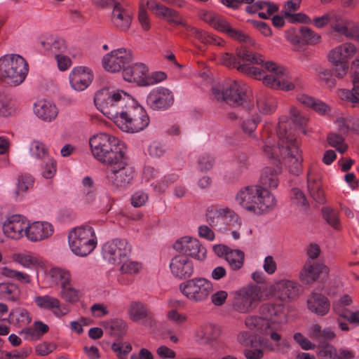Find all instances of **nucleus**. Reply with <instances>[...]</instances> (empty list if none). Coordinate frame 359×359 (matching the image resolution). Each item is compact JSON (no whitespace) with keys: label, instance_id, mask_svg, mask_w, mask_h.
Here are the masks:
<instances>
[{"label":"nucleus","instance_id":"1","mask_svg":"<svg viewBox=\"0 0 359 359\" xmlns=\"http://www.w3.org/2000/svg\"><path fill=\"white\" fill-rule=\"evenodd\" d=\"M236 199L244 209L257 215L264 213L276 203L274 197L268 189L258 185L241 189Z\"/></svg>","mask_w":359,"mask_h":359},{"label":"nucleus","instance_id":"2","mask_svg":"<svg viewBox=\"0 0 359 359\" xmlns=\"http://www.w3.org/2000/svg\"><path fill=\"white\" fill-rule=\"evenodd\" d=\"M89 144L93 156L108 166L126 156L118 145V140L107 133L93 136Z\"/></svg>","mask_w":359,"mask_h":359},{"label":"nucleus","instance_id":"3","mask_svg":"<svg viewBox=\"0 0 359 359\" xmlns=\"http://www.w3.org/2000/svg\"><path fill=\"white\" fill-rule=\"evenodd\" d=\"M126 106L120 112L114 123L123 131L138 133L149 126V118L146 111L133 97L127 98Z\"/></svg>","mask_w":359,"mask_h":359},{"label":"nucleus","instance_id":"4","mask_svg":"<svg viewBox=\"0 0 359 359\" xmlns=\"http://www.w3.org/2000/svg\"><path fill=\"white\" fill-rule=\"evenodd\" d=\"M132 97L123 90H110L103 88L99 90L94 97L97 108L114 122L120 115V112L126 106L127 98Z\"/></svg>","mask_w":359,"mask_h":359},{"label":"nucleus","instance_id":"5","mask_svg":"<svg viewBox=\"0 0 359 359\" xmlns=\"http://www.w3.org/2000/svg\"><path fill=\"white\" fill-rule=\"evenodd\" d=\"M28 72L25 60L20 55L4 56L0 59V79L14 85L21 83Z\"/></svg>","mask_w":359,"mask_h":359},{"label":"nucleus","instance_id":"6","mask_svg":"<svg viewBox=\"0 0 359 359\" xmlns=\"http://www.w3.org/2000/svg\"><path fill=\"white\" fill-rule=\"evenodd\" d=\"M69 241L73 252L81 257L90 254L97 244L95 232L90 226L74 229L69 234Z\"/></svg>","mask_w":359,"mask_h":359},{"label":"nucleus","instance_id":"7","mask_svg":"<svg viewBox=\"0 0 359 359\" xmlns=\"http://www.w3.org/2000/svg\"><path fill=\"white\" fill-rule=\"evenodd\" d=\"M180 290L189 300L200 302L208 299L212 291V285L205 278H195L182 283Z\"/></svg>","mask_w":359,"mask_h":359},{"label":"nucleus","instance_id":"8","mask_svg":"<svg viewBox=\"0 0 359 359\" xmlns=\"http://www.w3.org/2000/svg\"><path fill=\"white\" fill-rule=\"evenodd\" d=\"M48 155V149L41 142L20 143L14 154L15 161L22 165H30Z\"/></svg>","mask_w":359,"mask_h":359},{"label":"nucleus","instance_id":"9","mask_svg":"<svg viewBox=\"0 0 359 359\" xmlns=\"http://www.w3.org/2000/svg\"><path fill=\"white\" fill-rule=\"evenodd\" d=\"M134 170L128 165L127 157L108 166L106 170L107 177L116 187H123L130 184L134 177Z\"/></svg>","mask_w":359,"mask_h":359},{"label":"nucleus","instance_id":"10","mask_svg":"<svg viewBox=\"0 0 359 359\" xmlns=\"http://www.w3.org/2000/svg\"><path fill=\"white\" fill-rule=\"evenodd\" d=\"M212 93L217 100L234 107L242 106L246 102L247 95L236 81L227 84L222 90L213 88Z\"/></svg>","mask_w":359,"mask_h":359},{"label":"nucleus","instance_id":"11","mask_svg":"<svg viewBox=\"0 0 359 359\" xmlns=\"http://www.w3.org/2000/svg\"><path fill=\"white\" fill-rule=\"evenodd\" d=\"M132 61V54L126 48H118L105 55L102 59V66L108 72H118L124 70L126 65Z\"/></svg>","mask_w":359,"mask_h":359},{"label":"nucleus","instance_id":"12","mask_svg":"<svg viewBox=\"0 0 359 359\" xmlns=\"http://www.w3.org/2000/svg\"><path fill=\"white\" fill-rule=\"evenodd\" d=\"M287 143L286 147H282L280 153L283 156L285 164L289 172L294 175H298L302 170L303 161L302 155L295 140L291 139Z\"/></svg>","mask_w":359,"mask_h":359},{"label":"nucleus","instance_id":"13","mask_svg":"<svg viewBox=\"0 0 359 359\" xmlns=\"http://www.w3.org/2000/svg\"><path fill=\"white\" fill-rule=\"evenodd\" d=\"M173 248L187 257L190 256L198 260H203L205 258L206 250L196 238L184 236L177 240Z\"/></svg>","mask_w":359,"mask_h":359},{"label":"nucleus","instance_id":"14","mask_svg":"<svg viewBox=\"0 0 359 359\" xmlns=\"http://www.w3.org/2000/svg\"><path fill=\"white\" fill-rule=\"evenodd\" d=\"M270 292L281 301L293 300L299 297L302 292V287L296 282L281 280L271 287Z\"/></svg>","mask_w":359,"mask_h":359},{"label":"nucleus","instance_id":"15","mask_svg":"<svg viewBox=\"0 0 359 359\" xmlns=\"http://www.w3.org/2000/svg\"><path fill=\"white\" fill-rule=\"evenodd\" d=\"M329 273L327 266L319 263L312 264L310 261H307L299 273V278L302 283L309 285L318 280H326Z\"/></svg>","mask_w":359,"mask_h":359},{"label":"nucleus","instance_id":"16","mask_svg":"<svg viewBox=\"0 0 359 359\" xmlns=\"http://www.w3.org/2000/svg\"><path fill=\"white\" fill-rule=\"evenodd\" d=\"M149 69L143 63H137L133 66L124 68L123 78L128 82H135L138 84L149 86L151 82L148 81L147 74Z\"/></svg>","mask_w":359,"mask_h":359},{"label":"nucleus","instance_id":"17","mask_svg":"<svg viewBox=\"0 0 359 359\" xmlns=\"http://www.w3.org/2000/svg\"><path fill=\"white\" fill-rule=\"evenodd\" d=\"M133 18L120 3H114L111 13V21L114 27L118 31L126 32L132 23Z\"/></svg>","mask_w":359,"mask_h":359},{"label":"nucleus","instance_id":"18","mask_svg":"<svg viewBox=\"0 0 359 359\" xmlns=\"http://www.w3.org/2000/svg\"><path fill=\"white\" fill-rule=\"evenodd\" d=\"M27 224L20 215H13L8 218L3 226L4 233L13 239H19L25 233Z\"/></svg>","mask_w":359,"mask_h":359},{"label":"nucleus","instance_id":"19","mask_svg":"<svg viewBox=\"0 0 359 359\" xmlns=\"http://www.w3.org/2000/svg\"><path fill=\"white\" fill-rule=\"evenodd\" d=\"M172 273L181 278L190 277L194 272L192 262L184 255L174 257L170 264Z\"/></svg>","mask_w":359,"mask_h":359},{"label":"nucleus","instance_id":"20","mask_svg":"<svg viewBox=\"0 0 359 359\" xmlns=\"http://www.w3.org/2000/svg\"><path fill=\"white\" fill-rule=\"evenodd\" d=\"M53 232V226L48 222H35L27 225L25 235L32 241H41L47 238Z\"/></svg>","mask_w":359,"mask_h":359},{"label":"nucleus","instance_id":"21","mask_svg":"<svg viewBox=\"0 0 359 359\" xmlns=\"http://www.w3.org/2000/svg\"><path fill=\"white\" fill-rule=\"evenodd\" d=\"M173 101V95L165 88H161L156 94H151L147 98V102L154 110L167 109L172 104Z\"/></svg>","mask_w":359,"mask_h":359},{"label":"nucleus","instance_id":"22","mask_svg":"<svg viewBox=\"0 0 359 359\" xmlns=\"http://www.w3.org/2000/svg\"><path fill=\"white\" fill-rule=\"evenodd\" d=\"M92 80L93 75L90 71L86 67H76L69 75L70 83L76 90H83L86 88Z\"/></svg>","mask_w":359,"mask_h":359},{"label":"nucleus","instance_id":"23","mask_svg":"<svg viewBox=\"0 0 359 359\" xmlns=\"http://www.w3.org/2000/svg\"><path fill=\"white\" fill-rule=\"evenodd\" d=\"M286 69H279L278 72L270 75H263L262 79L264 84L275 89L290 90L294 88L292 83H287Z\"/></svg>","mask_w":359,"mask_h":359},{"label":"nucleus","instance_id":"24","mask_svg":"<svg viewBox=\"0 0 359 359\" xmlns=\"http://www.w3.org/2000/svg\"><path fill=\"white\" fill-rule=\"evenodd\" d=\"M275 167L267 166L260 177L261 187L276 188L278 184V175L282 170V165L280 160H274Z\"/></svg>","mask_w":359,"mask_h":359},{"label":"nucleus","instance_id":"25","mask_svg":"<svg viewBox=\"0 0 359 359\" xmlns=\"http://www.w3.org/2000/svg\"><path fill=\"white\" fill-rule=\"evenodd\" d=\"M353 65L356 70L353 79V88L350 90H341L339 91V97L344 101L353 104V106L359 104V60L353 62Z\"/></svg>","mask_w":359,"mask_h":359},{"label":"nucleus","instance_id":"26","mask_svg":"<svg viewBox=\"0 0 359 359\" xmlns=\"http://www.w3.org/2000/svg\"><path fill=\"white\" fill-rule=\"evenodd\" d=\"M356 52L355 46L351 43H343L330 51L328 60L330 62H348Z\"/></svg>","mask_w":359,"mask_h":359},{"label":"nucleus","instance_id":"27","mask_svg":"<svg viewBox=\"0 0 359 359\" xmlns=\"http://www.w3.org/2000/svg\"><path fill=\"white\" fill-rule=\"evenodd\" d=\"M309 309L320 316L325 315L330 310V304L324 295L313 292L307 300Z\"/></svg>","mask_w":359,"mask_h":359},{"label":"nucleus","instance_id":"28","mask_svg":"<svg viewBox=\"0 0 359 359\" xmlns=\"http://www.w3.org/2000/svg\"><path fill=\"white\" fill-rule=\"evenodd\" d=\"M284 304L283 303H265L260 306L259 313L264 319H269L274 322L278 321L284 313Z\"/></svg>","mask_w":359,"mask_h":359},{"label":"nucleus","instance_id":"29","mask_svg":"<svg viewBox=\"0 0 359 359\" xmlns=\"http://www.w3.org/2000/svg\"><path fill=\"white\" fill-rule=\"evenodd\" d=\"M128 315L130 318L134 322L152 319V314L149 309L139 301H134L130 304Z\"/></svg>","mask_w":359,"mask_h":359},{"label":"nucleus","instance_id":"30","mask_svg":"<svg viewBox=\"0 0 359 359\" xmlns=\"http://www.w3.org/2000/svg\"><path fill=\"white\" fill-rule=\"evenodd\" d=\"M330 26L336 32L347 37L355 34V25L344 20L341 16L331 15Z\"/></svg>","mask_w":359,"mask_h":359},{"label":"nucleus","instance_id":"31","mask_svg":"<svg viewBox=\"0 0 359 359\" xmlns=\"http://www.w3.org/2000/svg\"><path fill=\"white\" fill-rule=\"evenodd\" d=\"M240 297L248 303L250 302L255 308L262 297V290L257 285H248L239 291Z\"/></svg>","mask_w":359,"mask_h":359},{"label":"nucleus","instance_id":"32","mask_svg":"<svg viewBox=\"0 0 359 359\" xmlns=\"http://www.w3.org/2000/svg\"><path fill=\"white\" fill-rule=\"evenodd\" d=\"M307 175V187L311 196L316 203L319 204L325 203L326 198L322 189L321 182L316 179H311L309 172Z\"/></svg>","mask_w":359,"mask_h":359},{"label":"nucleus","instance_id":"33","mask_svg":"<svg viewBox=\"0 0 359 359\" xmlns=\"http://www.w3.org/2000/svg\"><path fill=\"white\" fill-rule=\"evenodd\" d=\"M35 302L36 305L41 309L49 310H53L54 309H58V311H55V314L57 316H63L65 314V313H62L59 309L60 302L59 299L55 297H50L49 295L37 296L35 298Z\"/></svg>","mask_w":359,"mask_h":359},{"label":"nucleus","instance_id":"34","mask_svg":"<svg viewBox=\"0 0 359 359\" xmlns=\"http://www.w3.org/2000/svg\"><path fill=\"white\" fill-rule=\"evenodd\" d=\"M336 337L334 332L330 328L321 330L320 325L316 324L312 327L311 337L318 342V345L329 344L327 341H331Z\"/></svg>","mask_w":359,"mask_h":359},{"label":"nucleus","instance_id":"35","mask_svg":"<svg viewBox=\"0 0 359 359\" xmlns=\"http://www.w3.org/2000/svg\"><path fill=\"white\" fill-rule=\"evenodd\" d=\"M109 252L113 255V259H116L125 257L130 252V248L125 239H114L109 245Z\"/></svg>","mask_w":359,"mask_h":359},{"label":"nucleus","instance_id":"36","mask_svg":"<svg viewBox=\"0 0 359 359\" xmlns=\"http://www.w3.org/2000/svg\"><path fill=\"white\" fill-rule=\"evenodd\" d=\"M235 54L240 62H250L252 64H262L264 62L262 55L252 53L245 46L236 48Z\"/></svg>","mask_w":359,"mask_h":359},{"label":"nucleus","instance_id":"37","mask_svg":"<svg viewBox=\"0 0 359 359\" xmlns=\"http://www.w3.org/2000/svg\"><path fill=\"white\" fill-rule=\"evenodd\" d=\"M297 100L305 107H311L313 110L320 114H325L327 109V106L320 100H316L312 97L305 94L299 95Z\"/></svg>","mask_w":359,"mask_h":359},{"label":"nucleus","instance_id":"38","mask_svg":"<svg viewBox=\"0 0 359 359\" xmlns=\"http://www.w3.org/2000/svg\"><path fill=\"white\" fill-rule=\"evenodd\" d=\"M36 115L46 121H50L55 118L57 114V109L55 105L48 102L36 106Z\"/></svg>","mask_w":359,"mask_h":359},{"label":"nucleus","instance_id":"39","mask_svg":"<svg viewBox=\"0 0 359 359\" xmlns=\"http://www.w3.org/2000/svg\"><path fill=\"white\" fill-rule=\"evenodd\" d=\"M245 254L240 250H231L226 254V260L233 270H238L242 268L244 263Z\"/></svg>","mask_w":359,"mask_h":359},{"label":"nucleus","instance_id":"40","mask_svg":"<svg viewBox=\"0 0 359 359\" xmlns=\"http://www.w3.org/2000/svg\"><path fill=\"white\" fill-rule=\"evenodd\" d=\"M245 325L250 330L255 331H263L269 326V321L262 316H249L245 320Z\"/></svg>","mask_w":359,"mask_h":359},{"label":"nucleus","instance_id":"41","mask_svg":"<svg viewBox=\"0 0 359 359\" xmlns=\"http://www.w3.org/2000/svg\"><path fill=\"white\" fill-rule=\"evenodd\" d=\"M317 356L319 359H341L336 348L332 344H322L317 346Z\"/></svg>","mask_w":359,"mask_h":359},{"label":"nucleus","instance_id":"42","mask_svg":"<svg viewBox=\"0 0 359 359\" xmlns=\"http://www.w3.org/2000/svg\"><path fill=\"white\" fill-rule=\"evenodd\" d=\"M49 275L56 283H60L61 287L69 283L71 276L69 271L60 268H52L49 271Z\"/></svg>","mask_w":359,"mask_h":359},{"label":"nucleus","instance_id":"43","mask_svg":"<svg viewBox=\"0 0 359 359\" xmlns=\"http://www.w3.org/2000/svg\"><path fill=\"white\" fill-rule=\"evenodd\" d=\"M300 33L307 45H315L320 41V36L308 27L302 26Z\"/></svg>","mask_w":359,"mask_h":359},{"label":"nucleus","instance_id":"44","mask_svg":"<svg viewBox=\"0 0 359 359\" xmlns=\"http://www.w3.org/2000/svg\"><path fill=\"white\" fill-rule=\"evenodd\" d=\"M322 212L326 222L334 229H339V220L337 212L329 207L323 208Z\"/></svg>","mask_w":359,"mask_h":359},{"label":"nucleus","instance_id":"45","mask_svg":"<svg viewBox=\"0 0 359 359\" xmlns=\"http://www.w3.org/2000/svg\"><path fill=\"white\" fill-rule=\"evenodd\" d=\"M126 332L127 325L124 320L118 318L113 320V325L111 327V331H109V335L122 337L126 334Z\"/></svg>","mask_w":359,"mask_h":359},{"label":"nucleus","instance_id":"46","mask_svg":"<svg viewBox=\"0 0 359 359\" xmlns=\"http://www.w3.org/2000/svg\"><path fill=\"white\" fill-rule=\"evenodd\" d=\"M62 297L64 298L66 301L71 303H74L79 301V291L72 287L70 283L65 285V287L62 286Z\"/></svg>","mask_w":359,"mask_h":359},{"label":"nucleus","instance_id":"47","mask_svg":"<svg viewBox=\"0 0 359 359\" xmlns=\"http://www.w3.org/2000/svg\"><path fill=\"white\" fill-rule=\"evenodd\" d=\"M18 292V287L15 284L10 283H0V298L6 295L11 297L13 300L15 299L14 296Z\"/></svg>","mask_w":359,"mask_h":359},{"label":"nucleus","instance_id":"48","mask_svg":"<svg viewBox=\"0 0 359 359\" xmlns=\"http://www.w3.org/2000/svg\"><path fill=\"white\" fill-rule=\"evenodd\" d=\"M331 63L333 65L332 71L335 77L341 79L347 74L349 67L348 62L341 61Z\"/></svg>","mask_w":359,"mask_h":359},{"label":"nucleus","instance_id":"49","mask_svg":"<svg viewBox=\"0 0 359 359\" xmlns=\"http://www.w3.org/2000/svg\"><path fill=\"white\" fill-rule=\"evenodd\" d=\"M34 180L30 175H22L18 177V189L20 193H25L29 189L32 188L34 184Z\"/></svg>","mask_w":359,"mask_h":359},{"label":"nucleus","instance_id":"50","mask_svg":"<svg viewBox=\"0 0 359 359\" xmlns=\"http://www.w3.org/2000/svg\"><path fill=\"white\" fill-rule=\"evenodd\" d=\"M257 107L263 114H270L275 110V102L264 97H260L257 100Z\"/></svg>","mask_w":359,"mask_h":359},{"label":"nucleus","instance_id":"51","mask_svg":"<svg viewBox=\"0 0 359 359\" xmlns=\"http://www.w3.org/2000/svg\"><path fill=\"white\" fill-rule=\"evenodd\" d=\"M227 34L231 38H233L240 42H247L251 44H254V41L247 34L238 29L231 28L227 30Z\"/></svg>","mask_w":359,"mask_h":359},{"label":"nucleus","instance_id":"52","mask_svg":"<svg viewBox=\"0 0 359 359\" xmlns=\"http://www.w3.org/2000/svg\"><path fill=\"white\" fill-rule=\"evenodd\" d=\"M2 275L8 278H15L18 280H24L26 283L30 282L29 276L27 274L10 269L7 267L2 269Z\"/></svg>","mask_w":359,"mask_h":359},{"label":"nucleus","instance_id":"53","mask_svg":"<svg viewBox=\"0 0 359 359\" xmlns=\"http://www.w3.org/2000/svg\"><path fill=\"white\" fill-rule=\"evenodd\" d=\"M162 18L169 23H173L175 25L183 24L182 18L180 15L179 13L172 8H167V11H165Z\"/></svg>","mask_w":359,"mask_h":359},{"label":"nucleus","instance_id":"54","mask_svg":"<svg viewBox=\"0 0 359 359\" xmlns=\"http://www.w3.org/2000/svg\"><path fill=\"white\" fill-rule=\"evenodd\" d=\"M284 17L286 19H287L288 21L291 23L300 22V23L308 24L311 22L309 17L302 13H285Z\"/></svg>","mask_w":359,"mask_h":359},{"label":"nucleus","instance_id":"55","mask_svg":"<svg viewBox=\"0 0 359 359\" xmlns=\"http://www.w3.org/2000/svg\"><path fill=\"white\" fill-rule=\"evenodd\" d=\"M221 62L228 68H237L240 61L238 60L236 55L231 53H225L221 56Z\"/></svg>","mask_w":359,"mask_h":359},{"label":"nucleus","instance_id":"56","mask_svg":"<svg viewBox=\"0 0 359 359\" xmlns=\"http://www.w3.org/2000/svg\"><path fill=\"white\" fill-rule=\"evenodd\" d=\"M293 194V202L297 205L304 207L305 209L309 208V203L304 194L297 188L292 189Z\"/></svg>","mask_w":359,"mask_h":359},{"label":"nucleus","instance_id":"57","mask_svg":"<svg viewBox=\"0 0 359 359\" xmlns=\"http://www.w3.org/2000/svg\"><path fill=\"white\" fill-rule=\"evenodd\" d=\"M207 137L203 133H194L189 136L187 144L191 147H196L203 144L206 141Z\"/></svg>","mask_w":359,"mask_h":359},{"label":"nucleus","instance_id":"58","mask_svg":"<svg viewBox=\"0 0 359 359\" xmlns=\"http://www.w3.org/2000/svg\"><path fill=\"white\" fill-rule=\"evenodd\" d=\"M320 79L325 81V83L330 88H334L336 85V81L334 78H332L333 73L332 71L328 69H322L319 72Z\"/></svg>","mask_w":359,"mask_h":359},{"label":"nucleus","instance_id":"59","mask_svg":"<svg viewBox=\"0 0 359 359\" xmlns=\"http://www.w3.org/2000/svg\"><path fill=\"white\" fill-rule=\"evenodd\" d=\"M212 27L219 31L225 32L226 34L227 30L231 28L229 22L219 15H217L215 18Z\"/></svg>","mask_w":359,"mask_h":359},{"label":"nucleus","instance_id":"60","mask_svg":"<svg viewBox=\"0 0 359 359\" xmlns=\"http://www.w3.org/2000/svg\"><path fill=\"white\" fill-rule=\"evenodd\" d=\"M257 121L255 118H249L244 121L242 123V129L243 132L249 136H252L254 131L257 128Z\"/></svg>","mask_w":359,"mask_h":359},{"label":"nucleus","instance_id":"61","mask_svg":"<svg viewBox=\"0 0 359 359\" xmlns=\"http://www.w3.org/2000/svg\"><path fill=\"white\" fill-rule=\"evenodd\" d=\"M243 354L247 359H262L264 351L261 348L247 347L243 350Z\"/></svg>","mask_w":359,"mask_h":359},{"label":"nucleus","instance_id":"62","mask_svg":"<svg viewBox=\"0 0 359 359\" xmlns=\"http://www.w3.org/2000/svg\"><path fill=\"white\" fill-rule=\"evenodd\" d=\"M294 339L304 350L313 349L316 346L313 344L307 338L304 337L300 332L294 334Z\"/></svg>","mask_w":359,"mask_h":359},{"label":"nucleus","instance_id":"63","mask_svg":"<svg viewBox=\"0 0 359 359\" xmlns=\"http://www.w3.org/2000/svg\"><path fill=\"white\" fill-rule=\"evenodd\" d=\"M56 348L53 343H42L36 346V351L39 355L45 356L52 353Z\"/></svg>","mask_w":359,"mask_h":359},{"label":"nucleus","instance_id":"64","mask_svg":"<svg viewBox=\"0 0 359 359\" xmlns=\"http://www.w3.org/2000/svg\"><path fill=\"white\" fill-rule=\"evenodd\" d=\"M214 163V158L206 154L201 156L198 159V165L203 170H208L212 168Z\"/></svg>","mask_w":359,"mask_h":359}]
</instances>
